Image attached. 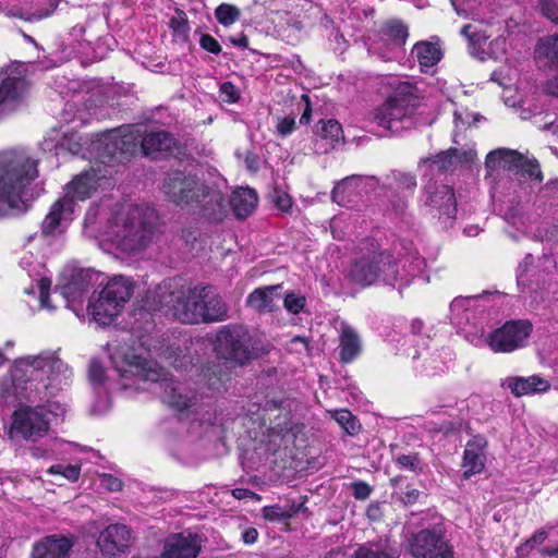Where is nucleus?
<instances>
[{
  "instance_id": "obj_23",
  "label": "nucleus",
  "mask_w": 558,
  "mask_h": 558,
  "mask_svg": "<svg viewBox=\"0 0 558 558\" xmlns=\"http://www.w3.org/2000/svg\"><path fill=\"white\" fill-rule=\"evenodd\" d=\"M244 331L241 327L225 326L216 335L214 350L220 357L240 361L243 350Z\"/></svg>"
},
{
  "instance_id": "obj_15",
  "label": "nucleus",
  "mask_w": 558,
  "mask_h": 558,
  "mask_svg": "<svg viewBox=\"0 0 558 558\" xmlns=\"http://www.w3.org/2000/svg\"><path fill=\"white\" fill-rule=\"evenodd\" d=\"M485 167L489 171L501 168L523 178H534L539 182L543 180L539 163L536 159H530L519 151L508 148H498L488 153Z\"/></svg>"
},
{
  "instance_id": "obj_41",
  "label": "nucleus",
  "mask_w": 558,
  "mask_h": 558,
  "mask_svg": "<svg viewBox=\"0 0 558 558\" xmlns=\"http://www.w3.org/2000/svg\"><path fill=\"white\" fill-rule=\"evenodd\" d=\"M473 445H466L465 450L463 452V463L462 466L464 469L463 477L470 478L472 475L477 474L484 469V456L478 450H475Z\"/></svg>"
},
{
  "instance_id": "obj_61",
  "label": "nucleus",
  "mask_w": 558,
  "mask_h": 558,
  "mask_svg": "<svg viewBox=\"0 0 558 558\" xmlns=\"http://www.w3.org/2000/svg\"><path fill=\"white\" fill-rule=\"evenodd\" d=\"M425 266V262L421 257H415L414 262L410 264V270L408 271V275L411 277V279L415 278Z\"/></svg>"
},
{
  "instance_id": "obj_17",
  "label": "nucleus",
  "mask_w": 558,
  "mask_h": 558,
  "mask_svg": "<svg viewBox=\"0 0 558 558\" xmlns=\"http://www.w3.org/2000/svg\"><path fill=\"white\" fill-rule=\"evenodd\" d=\"M531 332L529 320H510L489 333L488 344L495 352H512L523 345Z\"/></svg>"
},
{
  "instance_id": "obj_46",
  "label": "nucleus",
  "mask_w": 558,
  "mask_h": 558,
  "mask_svg": "<svg viewBox=\"0 0 558 558\" xmlns=\"http://www.w3.org/2000/svg\"><path fill=\"white\" fill-rule=\"evenodd\" d=\"M269 196L272 204L278 210L284 214L290 213L293 202L291 196L287 192L276 187L274 189Z\"/></svg>"
},
{
  "instance_id": "obj_42",
  "label": "nucleus",
  "mask_w": 558,
  "mask_h": 558,
  "mask_svg": "<svg viewBox=\"0 0 558 558\" xmlns=\"http://www.w3.org/2000/svg\"><path fill=\"white\" fill-rule=\"evenodd\" d=\"M314 134L322 140L330 141V144H332L342 138V128L337 120H319L314 126Z\"/></svg>"
},
{
  "instance_id": "obj_50",
  "label": "nucleus",
  "mask_w": 558,
  "mask_h": 558,
  "mask_svg": "<svg viewBox=\"0 0 558 558\" xmlns=\"http://www.w3.org/2000/svg\"><path fill=\"white\" fill-rule=\"evenodd\" d=\"M538 3L543 15L558 24V0H538Z\"/></svg>"
},
{
  "instance_id": "obj_8",
  "label": "nucleus",
  "mask_w": 558,
  "mask_h": 558,
  "mask_svg": "<svg viewBox=\"0 0 558 558\" xmlns=\"http://www.w3.org/2000/svg\"><path fill=\"white\" fill-rule=\"evenodd\" d=\"M415 87L410 83H401L395 93L373 111V121L392 134L410 130L417 125L416 117L420 100Z\"/></svg>"
},
{
  "instance_id": "obj_55",
  "label": "nucleus",
  "mask_w": 558,
  "mask_h": 558,
  "mask_svg": "<svg viewBox=\"0 0 558 558\" xmlns=\"http://www.w3.org/2000/svg\"><path fill=\"white\" fill-rule=\"evenodd\" d=\"M89 379L93 384L100 385L104 383L105 371L101 364L97 361H92L89 364Z\"/></svg>"
},
{
  "instance_id": "obj_51",
  "label": "nucleus",
  "mask_w": 558,
  "mask_h": 558,
  "mask_svg": "<svg viewBox=\"0 0 558 558\" xmlns=\"http://www.w3.org/2000/svg\"><path fill=\"white\" fill-rule=\"evenodd\" d=\"M241 96L240 89H238L231 82H225L220 86V97L223 101L235 102Z\"/></svg>"
},
{
  "instance_id": "obj_56",
  "label": "nucleus",
  "mask_w": 558,
  "mask_h": 558,
  "mask_svg": "<svg viewBox=\"0 0 558 558\" xmlns=\"http://www.w3.org/2000/svg\"><path fill=\"white\" fill-rule=\"evenodd\" d=\"M100 486L109 492H119L122 489V482L109 474H104L100 477Z\"/></svg>"
},
{
  "instance_id": "obj_2",
  "label": "nucleus",
  "mask_w": 558,
  "mask_h": 558,
  "mask_svg": "<svg viewBox=\"0 0 558 558\" xmlns=\"http://www.w3.org/2000/svg\"><path fill=\"white\" fill-rule=\"evenodd\" d=\"M150 308H167L182 324L197 325L223 322L228 306L209 284H185L181 278H170L159 283L153 292Z\"/></svg>"
},
{
  "instance_id": "obj_34",
  "label": "nucleus",
  "mask_w": 558,
  "mask_h": 558,
  "mask_svg": "<svg viewBox=\"0 0 558 558\" xmlns=\"http://www.w3.org/2000/svg\"><path fill=\"white\" fill-rule=\"evenodd\" d=\"M278 0H270L269 7L276 5L277 7ZM270 10L269 13H267V20L274 24V29L281 35L284 33L288 28H293L295 31L302 29V23L301 21L293 17L288 11H280V10H272L271 8H268Z\"/></svg>"
},
{
  "instance_id": "obj_60",
  "label": "nucleus",
  "mask_w": 558,
  "mask_h": 558,
  "mask_svg": "<svg viewBox=\"0 0 558 558\" xmlns=\"http://www.w3.org/2000/svg\"><path fill=\"white\" fill-rule=\"evenodd\" d=\"M302 101L305 102L304 111L300 118V124H308L312 116L311 99L306 94L301 96Z\"/></svg>"
},
{
  "instance_id": "obj_30",
  "label": "nucleus",
  "mask_w": 558,
  "mask_h": 558,
  "mask_svg": "<svg viewBox=\"0 0 558 558\" xmlns=\"http://www.w3.org/2000/svg\"><path fill=\"white\" fill-rule=\"evenodd\" d=\"M71 547L65 537L48 536L34 546L33 558H66Z\"/></svg>"
},
{
  "instance_id": "obj_16",
  "label": "nucleus",
  "mask_w": 558,
  "mask_h": 558,
  "mask_svg": "<svg viewBox=\"0 0 558 558\" xmlns=\"http://www.w3.org/2000/svg\"><path fill=\"white\" fill-rule=\"evenodd\" d=\"M378 186L379 178L375 175L352 174L336 184L331 199L342 207H353L361 201L363 193H371Z\"/></svg>"
},
{
  "instance_id": "obj_3",
  "label": "nucleus",
  "mask_w": 558,
  "mask_h": 558,
  "mask_svg": "<svg viewBox=\"0 0 558 558\" xmlns=\"http://www.w3.org/2000/svg\"><path fill=\"white\" fill-rule=\"evenodd\" d=\"M10 374L14 393L33 402L54 396L72 376L68 365L51 351L16 359Z\"/></svg>"
},
{
  "instance_id": "obj_38",
  "label": "nucleus",
  "mask_w": 558,
  "mask_h": 558,
  "mask_svg": "<svg viewBox=\"0 0 558 558\" xmlns=\"http://www.w3.org/2000/svg\"><path fill=\"white\" fill-rule=\"evenodd\" d=\"M280 288V284L258 288L248 295L246 303L258 312L271 311L274 291Z\"/></svg>"
},
{
  "instance_id": "obj_19",
  "label": "nucleus",
  "mask_w": 558,
  "mask_h": 558,
  "mask_svg": "<svg viewBox=\"0 0 558 558\" xmlns=\"http://www.w3.org/2000/svg\"><path fill=\"white\" fill-rule=\"evenodd\" d=\"M425 195L424 205L430 208L434 215H438V218L442 217L451 221L457 216V202L454 192L451 186L447 184H437L430 178L423 187Z\"/></svg>"
},
{
  "instance_id": "obj_48",
  "label": "nucleus",
  "mask_w": 558,
  "mask_h": 558,
  "mask_svg": "<svg viewBox=\"0 0 558 558\" xmlns=\"http://www.w3.org/2000/svg\"><path fill=\"white\" fill-rule=\"evenodd\" d=\"M396 463L400 468L410 470L414 473H420L423 470L422 462H421L417 453L400 454L396 458Z\"/></svg>"
},
{
  "instance_id": "obj_9",
  "label": "nucleus",
  "mask_w": 558,
  "mask_h": 558,
  "mask_svg": "<svg viewBox=\"0 0 558 558\" xmlns=\"http://www.w3.org/2000/svg\"><path fill=\"white\" fill-rule=\"evenodd\" d=\"M411 518H418L422 530L410 538V553L413 558H453V547L446 537L442 518L437 511L428 509L420 513L412 512Z\"/></svg>"
},
{
  "instance_id": "obj_32",
  "label": "nucleus",
  "mask_w": 558,
  "mask_h": 558,
  "mask_svg": "<svg viewBox=\"0 0 558 558\" xmlns=\"http://www.w3.org/2000/svg\"><path fill=\"white\" fill-rule=\"evenodd\" d=\"M379 35L389 45L401 48L409 37V28L401 20L390 19L383 24Z\"/></svg>"
},
{
  "instance_id": "obj_11",
  "label": "nucleus",
  "mask_w": 558,
  "mask_h": 558,
  "mask_svg": "<svg viewBox=\"0 0 558 558\" xmlns=\"http://www.w3.org/2000/svg\"><path fill=\"white\" fill-rule=\"evenodd\" d=\"M46 400V404L21 405L13 412L9 428L11 439L36 442L49 433V415L59 416L63 414L64 408L58 402Z\"/></svg>"
},
{
  "instance_id": "obj_1",
  "label": "nucleus",
  "mask_w": 558,
  "mask_h": 558,
  "mask_svg": "<svg viewBox=\"0 0 558 558\" xmlns=\"http://www.w3.org/2000/svg\"><path fill=\"white\" fill-rule=\"evenodd\" d=\"M150 340L149 337L142 338L140 349L134 347V342L132 344L126 342L118 345L109 344V356L114 371L125 379L156 384L162 391L161 400L179 411L190 408L196 400L195 392L185 384L168 378L165 369L145 355L154 353L167 360L173 359V366L180 368L183 363L179 359V348H174L173 344L165 345L163 343L151 347Z\"/></svg>"
},
{
  "instance_id": "obj_39",
  "label": "nucleus",
  "mask_w": 558,
  "mask_h": 558,
  "mask_svg": "<svg viewBox=\"0 0 558 558\" xmlns=\"http://www.w3.org/2000/svg\"><path fill=\"white\" fill-rule=\"evenodd\" d=\"M385 183H392V189L400 191L401 193H414L417 181L416 175L412 172L392 170L386 175Z\"/></svg>"
},
{
  "instance_id": "obj_36",
  "label": "nucleus",
  "mask_w": 558,
  "mask_h": 558,
  "mask_svg": "<svg viewBox=\"0 0 558 558\" xmlns=\"http://www.w3.org/2000/svg\"><path fill=\"white\" fill-rule=\"evenodd\" d=\"M379 186L386 191V210L396 216H403L409 207L407 194L392 189V183H379Z\"/></svg>"
},
{
  "instance_id": "obj_14",
  "label": "nucleus",
  "mask_w": 558,
  "mask_h": 558,
  "mask_svg": "<svg viewBox=\"0 0 558 558\" xmlns=\"http://www.w3.org/2000/svg\"><path fill=\"white\" fill-rule=\"evenodd\" d=\"M280 356V352L266 338L265 335L250 336L246 339V363L250 360H262L263 369L257 375V385L262 388H269L278 383V369L275 365Z\"/></svg>"
},
{
  "instance_id": "obj_25",
  "label": "nucleus",
  "mask_w": 558,
  "mask_h": 558,
  "mask_svg": "<svg viewBox=\"0 0 558 558\" xmlns=\"http://www.w3.org/2000/svg\"><path fill=\"white\" fill-rule=\"evenodd\" d=\"M201 539L196 534H174L167 538L162 558H196Z\"/></svg>"
},
{
  "instance_id": "obj_37",
  "label": "nucleus",
  "mask_w": 558,
  "mask_h": 558,
  "mask_svg": "<svg viewBox=\"0 0 558 558\" xmlns=\"http://www.w3.org/2000/svg\"><path fill=\"white\" fill-rule=\"evenodd\" d=\"M50 287L51 280L46 277H40L36 283H32L29 288H25V293L34 296L36 308L47 310L49 312L54 310V306L49 302Z\"/></svg>"
},
{
  "instance_id": "obj_12",
  "label": "nucleus",
  "mask_w": 558,
  "mask_h": 558,
  "mask_svg": "<svg viewBox=\"0 0 558 558\" xmlns=\"http://www.w3.org/2000/svg\"><path fill=\"white\" fill-rule=\"evenodd\" d=\"M348 276L354 283L365 288L381 280L385 284L395 286L400 279L398 287L400 293L411 279L400 276L395 257L388 252H379L373 256H363L352 263Z\"/></svg>"
},
{
  "instance_id": "obj_63",
  "label": "nucleus",
  "mask_w": 558,
  "mask_h": 558,
  "mask_svg": "<svg viewBox=\"0 0 558 558\" xmlns=\"http://www.w3.org/2000/svg\"><path fill=\"white\" fill-rule=\"evenodd\" d=\"M32 457L36 459L47 458L53 453L52 449L34 447L31 449Z\"/></svg>"
},
{
  "instance_id": "obj_58",
  "label": "nucleus",
  "mask_w": 558,
  "mask_h": 558,
  "mask_svg": "<svg viewBox=\"0 0 558 558\" xmlns=\"http://www.w3.org/2000/svg\"><path fill=\"white\" fill-rule=\"evenodd\" d=\"M201 46L205 50H207L209 52H213V53H218L220 51V45L210 35H203L202 36V38H201Z\"/></svg>"
},
{
  "instance_id": "obj_26",
  "label": "nucleus",
  "mask_w": 558,
  "mask_h": 558,
  "mask_svg": "<svg viewBox=\"0 0 558 558\" xmlns=\"http://www.w3.org/2000/svg\"><path fill=\"white\" fill-rule=\"evenodd\" d=\"M466 159V151L460 153L457 148H449L439 151L435 156L422 158L418 162L420 168H426L423 178L432 175V171L436 168L438 172L446 173L454 169V167Z\"/></svg>"
},
{
  "instance_id": "obj_33",
  "label": "nucleus",
  "mask_w": 558,
  "mask_h": 558,
  "mask_svg": "<svg viewBox=\"0 0 558 558\" xmlns=\"http://www.w3.org/2000/svg\"><path fill=\"white\" fill-rule=\"evenodd\" d=\"M3 77L0 83V105L15 100L20 97L25 81L19 73H2Z\"/></svg>"
},
{
  "instance_id": "obj_53",
  "label": "nucleus",
  "mask_w": 558,
  "mask_h": 558,
  "mask_svg": "<svg viewBox=\"0 0 558 558\" xmlns=\"http://www.w3.org/2000/svg\"><path fill=\"white\" fill-rule=\"evenodd\" d=\"M351 487L353 496L357 500L367 499L372 493V487L367 483L362 481L352 483Z\"/></svg>"
},
{
  "instance_id": "obj_21",
  "label": "nucleus",
  "mask_w": 558,
  "mask_h": 558,
  "mask_svg": "<svg viewBox=\"0 0 558 558\" xmlns=\"http://www.w3.org/2000/svg\"><path fill=\"white\" fill-rule=\"evenodd\" d=\"M478 296H458L450 303V322L462 330H468V327L474 329V333L483 336L485 330L482 323V317L476 314L473 308V303Z\"/></svg>"
},
{
  "instance_id": "obj_28",
  "label": "nucleus",
  "mask_w": 558,
  "mask_h": 558,
  "mask_svg": "<svg viewBox=\"0 0 558 558\" xmlns=\"http://www.w3.org/2000/svg\"><path fill=\"white\" fill-rule=\"evenodd\" d=\"M534 54L541 68L558 70V34L541 38L535 46Z\"/></svg>"
},
{
  "instance_id": "obj_31",
  "label": "nucleus",
  "mask_w": 558,
  "mask_h": 558,
  "mask_svg": "<svg viewBox=\"0 0 558 558\" xmlns=\"http://www.w3.org/2000/svg\"><path fill=\"white\" fill-rule=\"evenodd\" d=\"M339 348L342 363H351L361 353V339L355 329L349 325L342 326Z\"/></svg>"
},
{
  "instance_id": "obj_13",
  "label": "nucleus",
  "mask_w": 558,
  "mask_h": 558,
  "mask_svg": "<svg viewBox=\"0 0 558 558\" xmlns=\"http://www.w3.org/2000/svg\"><path fill=\"white\" fill-rule=\"evenodd\" d=\"M132 294V282L123 276L114 277L108 281L98 299L88 303L87 315L98 325L108 326L120 314Z\"/></svg>"
},
{
  "instance_id": "obj_59",
  "label": "nucleus",
  "mask_w": 558,
  "mask_h": 558,
  "mask_svg": "<svg viewBox=\"0 0 558 558\" xmlns=\"http://www.w3.org/2000/svg\"><path fill=\"white\" fill-rule=\"evenodd\" d=\"M258 196L257 192L246 185V216L252 214V211L257 207Z\"/></svg>"
},
{
  "instance_id": "obj_18",
  "label": "nucleus",
  "mask_w": 558,
  "mask_h": 558,
  "mask_svg": "<svg viewBox=\"0 0 558 558\" xmlns=\"http://www.w3.org/2000/svg\"><path fill=\"white\" fill-rule=\"evenodd\" d=\"M98 279V274L92 269H80L72 274L71 278L60 287V293L77 317H85L82 314L83 301Z\"/></svg>"
},
{
  "instance_id": "obj_57",
  "label": "nucleus",
  "mask_w": 558,
  "mask_h": 558,
  "mask_svg": "<svg viewBox=\"0 0 558 558\" xmlns=\"http://www.w3.org/2000/svg\"><path fill=\"white\" fill-rule=\"evenodd\" d=\"M547 537L548 533L545 530H538L525 542L524 545L533 549L536 546L543 544Z\"/></svg>"
},
{
  "instance_id": "obj_40",
  "label": "nucleus",
  "mask_w": 558,
  "mask_h": 558,
  "mask_svg": "<svg viewBox=\"0 0 558 558\" xmlns=\"http://www.w3.org/2000/svg\"><path fill=\"white\" fill-rule=\"evenodd\" d=\"M168 24L175 41L184 43L189 39L191 28L186 13L183 10L175 9Z\"/></svg>"
},
{
  "instance_id": "obj_20",
  "label": "nucleus",
  "mask_w": 558,
  "mask_h": 558,
  "mask_svg": "<svg viewBox=\"0 0 558 558\" xmlns=\"http://www.w3.org/2000/svg\"><path fill=\"white\" fill-rule=\"evenodd\" d=\"M75 209L68 198L57 199L50 207L40 226V233L35 234L33 239L56 238L65 232L69 225L74 219Z\"/></svg>"
},
{
  "instance_id": "obj_44",
  "label": "nucleus",
  "mask_w": 558,
  "mask_h": 558,
  "mask_svg": "<svg viewBox=\"0 0 558 558\" xmlns=\"http://www.w3.org/2000/svg\"><path fill=\"white\" fill-rule=\"evenodd\" d=\"M215 14L220 24L229 26L240 17V10L231 4L222 3L216 9Z\"/></svg>"
},
{
  "instance_id": "obj_7",
  "label": "nucleus",
  "mask_w": 558,
  "mask_h": 558,
  "mask_svg": "<svg viewBox=\"0 0 558 558\" xmlns=\"http://www.w3.org/2000/svg\"><path fill=\"white\" fill-rule=\"evenodd\" d=\"M106 144V157L116 158V162H124L138 149L149 156L168 151L174 145V140L167 131H150L143 133L133 125H123L108 131L101 140Z\"/></svg>"
},
{
  "instance_id": "obj_54",
  "label": "nucleus",
  "mask_w": 558,
  "mask_h": 558,
  "mask_svg": "<svg viewBox=\"0 0 558 558\" xmlns=\"http://www.w3.org/2000/svg\"><path fill=\"white\" fill-rule=\"evenodd\" d=\"M422 496L423 494L418 489L411 488L408 486L407 489L401 493L399 500L404 506H412L418 502Z\"/></svg>"
},
{
  "instance_id": "obj_45",
  "label": "nucleus",
  "mask_w": 558,
  "mask_h": 558,
  "mask_svg": "<svg viewBox=\"0 0 558 558\" xmlns=\"http://www.w3.org/2000/svg\"><path fill=\"white\" fill-rule=\"evenodd\" d=\"M81 469L78 465L73 464H56L48 469V473L52 475H61L64 478L75 482L80 477Z\"/></svg>"
},
{
  "instance_id": "obj_52",
  "label": "nucleus",
  "mask_w": 558,
  "mask_h": 558,
  "mask_svg": "<svg viewBox=\"0 0 558 558\" xmlns=\"http://www.w3.org/2000/svg\"><path fill=\"white\" fill-rule=\"evenodd\" d=\"M264 517L267 520H281L289 519V514L287 512V507L280 506H266L263 508Z\"/></svg>"
},
{
  "instance_id": "obj_29",
  "label": "nucleus",
  "mask_w": 558,
  "mask_h": 558,
  "mask_svg": "<svg viewBox=\"0 0 558 558\" xmlns=\"http://www.w3.org/2000/svg\"><path fill=\"white\" fill-rule=\"evenodd\" d=\"M506 384L515 397L542 393L550 388V384L537 375L530 377H508Z\"/></svg>"
},
{
  "instance_id": "obj_4",
  "label": "nucleus",
  "mask_w": 558,
  "mask_h": 558,
  "mask_svg": "<svg viewBox=\"0 0 558 558\" xmlns=\"http://www.w3.org/2000/svg\"><path fill=\"white\" fill-rule=\"evenodd\" d=\"M163 193L169 201L181 206L198 209V213L209 221L221 220L227 207H231L236 218H244V207L238 202L240 187L231 199L226 201L219 191H209L196 177L181 171L167 175L162 184Z\"/></svg>"
},
{
  "instance_id": "obj_49",
  "label": "nucleus",
  "mask_w": 558,
  "mask_h": 558,
  "mask_svg": "<svg viewBox=\"0 0 558 558\" xmlns=\"http://www.w3.org/2000/svg\"><path fill=\"white\" fill-rule=\"evenodd\" d=\"M296 128L295 116L279 117L277 121V132L280 136L290 135Z\"/></svg>"
},
{
  "instance_id": "obj_5",
  "label": "nucleus",
  "mask_w": 558,
  "mask_h": 558,
  "mask_svg": "<svg viewBox=\"0 0 558 558\" xmlns=\"http://www.w3.org/2000/svg\"><path fill=\"white\" fill-rule=\"evenodd\" d=\"M38 177V160L24 149L0 153V218L26 213L32 203L29 186Z\"/></svg>"
},
{
  "instance_id": "obj_62",
  "label": "nucleus",
  "mask_w": 558,
  "mask_h": 558,
  "mask_svg": "<svg viewBox=\"0 0 558 558\" xmlns=\"http://www.w3.org/2000/svg\"><path fill=\"white\" fill-rule=\"evenodd\" d=\"M544 89L546 94L558 97V74L546 82Z\"/></svg>"
},
{
  "instance_id": "obj_22",
  "label": "nucleus",
  "mask_w": 558,
  "mask_h": 558,
  "mask_svg": "<svg viewBox=\"0 0 558 558\" xmlns=\"http://www.w3.org/2000/svg\"><path fill=\"white\" fill-rule=\"evenodd\" d=\"M100 169L92 167L89 170L76 175L64 187V194L61 198H68L72 203V208L76 210L78 202H84L90 197L92 193L96 190L97 182L100 178L106 177V173L100 174Z\"/></svg>"
},
{
  "instance_id": "obj_43",
  "label": "nucleus",
  "mask_w": 558,
  "mask_h": 558,
  "mask_svg": "<svg viewBox=\"0 0 558 558\" xmlns=\"http://www.w3.org/2000/svg\"><path fill=\"white\" fill-rule=\"evenodd\" d=\"M331 416L350 436L356 435L362 427L356 416L347 409L336 410Z\"/></svg>"
},
{
  "instance_id": "obj_10",
  "label": "nucleus",
  "mask_w": 558,
  "mask_h": 558,
  "mask_svg": "<svg viewBox=\"0 0 558 558\" xmlns=\"http://www.w3.org/2000/svg\"><path fill=\"white\" fill-rule=\"evenodd\" d=\"M108 131L97 135H83L77 132H65L61 136L53 131L40 144L43 151L52 153L57 158L68 154L81 155L83 158H95L105 166L116 163V158L106 157V144L102 138Z\"/></svg>"
},
{
  "instance_id": "obj_27",
  "label": "nucleus",
  "mask_w": 558,
  "mask_h": 558,
  "mask_svg": "<svg viewBox=\"0 0 558 558\" xmlns=\"http://www.w3.org/2000/svg\"><path fill=\"white\" fill-rule=\"evenodd\" d=\"M400 550L388 536L368 541L357 547L353 558H399Z\"/></svg>"
},
{
  "instance_id": "obj_24",
  "label": "nucleus",
  "mask_w": 558,
  "mask_h": 558,
  "mask_svg": "<svg viewBox=\"0 0 558 558\" xmlns=\"http://www.w3.org/2000/svg\"><path fill=\"white\" fill-rule=\"evenodd\" d=\"M131 543V530L124 524L107 526L97 541L100 550L110 556L124 551Z\"/></svg>"
},
{
  "instance_id": "obj_6",
  "label": "nucleus",
  "mask_w": 558,
  "mask_h": 558,
  "mask_svg": "<svg viewBox=\"0 0 558 558\" xmlns=\"http://www.w3.org/2000/svg\"><path fill=\"white\" fill-rule=\"evenodd\" d=\"M156 220L153 208L124 207L109 221L107 238L121 252L138 254L153 242Z\"/></svg>"
},
{
  "instance_id": "obj_47",
  "label": "nucleus",
  "mask_w": 558,
  "mask_h": 558,
  "mask_svg": "<svg viewBox=\"0 0 558 558\" xmlns=\"http://www.w3.org/2000/svg\"><path fill=\"white\" fill-rule=\"evenodd\" d=\"M306 305V299L304 295L296 294L294 292H289L284 296L283 300V306L284 308L292 313V314H299L303 311V308Z\"/></svg>"
},
{
  "instance_id": "obj_35",
  "label": "nucleus",
  "mask_w": 558,
  "mask_h": 558,
  "mask_svg": "<svg viewBox=\"0 0 558 558\" xmlns=\"http://www.w3.org/2000/svg\"><path fill=\"white\" fill-rule=\"evenodd\" d=\"M421 68H432L441 59V51L437 45L429 41L416 43L412 49Z\"/></svg>"
},
{
  "instance_id": "obj_64",
  "label": "nucleus",
  "mask_w": 558,
  "mask_h": 558,
  "mask_svg": "<svg viewBox=\"0 0 558 558\" xmlns=\"http://www.w3.org/2000/svg\"><path fill=\"white\" fill-rule=\"evenodd\" d=\"M461 35H463L465 38H468L471 43H475V32H473V26L470 24L464 25L461 28Z\"/></svg>"
}]
</instances>
